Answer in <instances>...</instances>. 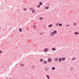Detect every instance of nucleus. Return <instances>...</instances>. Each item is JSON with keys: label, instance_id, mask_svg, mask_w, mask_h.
<instances>
[{"label": "nucleus", "instance_id": "obj_1", "mask_svg": "<svg viewBox=\"0 0 79 79\" xmlns=\"http://www.w3.org/2000/svg\"><path fill=\"white\" fill-rule=\"evenodd\" d=\"M50 35L52 37H53L55 35V34L53 33V32H51L50 33Z\"/></svg>", "mask_w": 79, "mask_h": 79}, {"label": "nucleus", "instance_id": "obj_2", "mask_svg": "<svg viewBox=\"0 0 79 79\" xmlns=\"http://www.w3.org/2000/svg\"><path fill=\"white\" fill-rule=\"evenodd\" d=\"M33 28L34 29H37V27L36 26V25H33Z\"/></svg>", "mask_w": 79, "mask_h": 79}, {"label": "nucleus", "instance_id": "obj_3", "mask_svg": "<svg viewBox=\"0 0 79 79\" xmlns=\"http://www.w3.org/2000/svg\"><path fill=\"white\" fill-rule=\"evenodd\" d=\"M48 62H51L52 61V58H49L48 59Z\"/></svg>", "mask_w": 79, "mask_h": 79}, {"label": "nucleus", "instance_id": "obj_4", "mask_svg": "<svg viewBox=\"0 0 79 79\" xmlns=\"http://www.w3.org/2000/svg\"><path fill=\"white\" fill-rule=\"evenodd\" d=\"M48 50V48H46L44 49V52H46Z\"/></svg>", "mask_w": 79, "mask_h": 79}, {"label": "nucleus", "instance_id": "obj_5", "mask_svg": "<svg viewBox=\"0 0 79 79\" xmlns=\"http://www.w3.org/2000/svg\"><path fill=\"white\" fill-rule=\"evenodd\" d=\"M74 34H75V35H78L79 34V33L77 31H76L74 33Z\"/></svg>", "mask_w": 79, "mask_h": 79}, {"label": "nucleus", "instance_id": "obj_6", "mask_svg": "<svg viewBox=\"0 0 79 79\" xmlns=\"http://www.w3.org/2000/svg\"><path fill=\"white\" fill-rule=\"evenodd\" d=\"M53 33L54 34H57V31L56 30H55L53 31Z\"/></svg>", "mask_w": 79, "mask_h": 79}, {"label": "nucleus", "instance_id": "obj_7", "mask_svg": "<svg viewBox=\"0 0 79 79\" xmlns=\"http://www.w3.org/2000/svg\"><path fill=\"white\" fill-rule=\"evenodd\" d=\"M61 60H62V59H61V58H60L59 59V62H61Z\"/></svg>", "mask_w": 79, "mask_h": 79}, {"label": "nucleus", "instance_id": "obj_8", "mask_svg": "<svg viewBox=\"0 0 79 79\" xmlns=\"http://www.w3.org/2000/svg\"><path fill=\"white\" fill-rule=\"evenodd\" d=\"M47 61L46 60H44L43 62L44 64H47Z\"/></svg>", "mask_w": 79, "mask_h": 79}, {"label": "nucleus", "instance_id": "obj_9", "mask_svg": "<svg viewBox=\"0 0 79 79\" xmlns=\"http://www.w3.org/2000/svg\"><path fill=\"white\" fill-rule=\"evenodd\" d=\"M35 10H32V13H35Z\"/></svg>", "mask_w": 79, "mask_h": 79}, {"label": "nucleus", "instance_id": "obj_10", "mask_svg": "<svg viewBox=\"0 0 79 79\" xmlns=\"http://www.w3.org/2000/svg\"><path fill=\"white\" fill-rule=\"evenodd\" d=\"M52 26H53V25L52 24H51L48 26V27H51Z\"/></svg>", "mask_w": 79, "mask_h": 79}, {"label": "nucleus", "instance_id": "obj_11", "mask_svg": "<svg viewBox=\"0 0 79 79\" xmlns=\"http://www.w3.org/2000/svg\"><path fill=\"white\" fill-rule=\"evenodd\" d=\"M44 19V17H41L39 19L40 20H42V19Z\"/></svg>", "mask_w": 79, "mask_h": 79}, {"label": "nucleus", "instance_id": "obj_12", "mask_svg": "<svg viewBox=\"0 0 79 79\" xmlns=\"http://www.w3.org/2000/svg\"><path fill=\"white\" fill-rule=\"evenodd\" d=\"M58 60V59L57 58H55V61H57Z\"/></svg>", "mask_w": 79, "mask_h": 79}, {"label": "nucleus", "instance_id": "obj_13", "mask_svg": "<svg viewBox=\"0 0 79 79\" xmlns=\"http://www.w3.org/2000/svg\"><path fill=\"white\" fill-rule=\"evenodd\" d=\"M22 31H23V29H22V28H20L19 29V32H22Z\"/></svg>", "mask_w": 79, "mask_h": 79}, {"label": "nucleus", "instance_id": "obj_14", "mask_svg": "<svg viewBox=\"0 0 79 79\" xmlns=\"http://www.w3.org/2000/svg\"><path fill=\"white\" fill-rule=\"evenodd\" d=\"M40 61H41V62H43L44 61V60H43L42 59H41L40 60Z\"/></svg>", "mask_w": 79, "mask_h": 79}, {"label": "nucleus", "instance_id": "obj_15", "mask_svg": "<svg viewBox=\"0 0 79 79\" xmlns=\"http://www.w3.org/2000/svg\"><path fill=\"white\" fill-rule=\"evenodd\" d=\"M52 50H53L54 51H55V50H56V48H52Z\"/></svg>", "mask_w": 79, "mask_h": 79}, {"label": "nucleus", "instance_id": "obj_16", "mask_svg": "<svg viewBox=\"0 0 79 79\" xmlns=\"http://www.w3.org/2000/svg\"><path fill=\"white\" fill-rule=\"evenodd\" d=\"M75 59H76V57H73L72 58V60L73 61L75 60Z\"/></svg>", "mask_w": 79, "mask_h": 79}, {"label": "nucleus", "instance_id": "obj_17", "mask_svg": "<svg viewBox=\"0 0 79 79\" xmlns=\"http://www.w3.org/2000/svg\"><path fill=\"white\" fill-rule=\"evenodd\" d=\"M39 4L40 5H42V2H40L39 3Z\"/></svg>", "mask_w": 79, "mask_h": 79}, {"label": "nucleus", "instance_id": "obj_18", "mask_svg": "<svg viewBox=\"0 0 79 79\" xmlns=\"http://www.w3.org/2000/svg\"><path fill=\"white\" fill-rule=\"evenodd\" d=\"M73 25L74 26H76V25H77V23H73Z\"/></svg>", "mask_w": 79, "mask_h": 79}, {"label": "nucleus", "instance_id": "obj_19", "mask_svg": "<svg viewBox=\"0 0 79 79\" xmlns=\"http://www.w3.org/2000/svg\"><path fill=\"white\" fill-rule=\"evenodd\" d=\"M20 65L21 66H24V64H20Z\"/></svg>", "mask_w": 79, "mask_h": 79}, {"label": "nucleus", "instance_id": "obj_20", "mask_svg": "<svg viewBox=\"0 0 79 79\" xmlns=\"http://www.w3.org/2000/svg\"><path fill=\"white\" fill-rule=\"evenodd\" d=\"M48 68H46L45 69V71H48Z\"/></svg>", "mask_w": 79, "mask_h": 79}, {"label": "nucleus", "instance_id": "obj_21", "mask_svg": "<svg viewBox=\"0 0 79 79\" xmlns=\"http://www.w3.org/2000/svg\"><path fill=\"white\" fill-rule=\"evenodd\" d=\"M62 60H63V61L65 60V57L62 58Z\"/></svg>", "mask_w": 79, "mask_h": 79}, {"label": "nucleus", "instance_id": "obj_22", "mask_svg": "<svg viewBox=\"0 0 79 79\" xmlns=\"http://www.w3.org/2000/svg\"><path fill=\"white\" fill-rule=\"evenodd\" d=\"M52 70H55V68L54 67H53L52 68Z\"/></svg>", "mask_w": 79, "mask_h": 79}, {"label": "nucleus", "instance_id": "obj_23", "mask_svg": "<svg viewBox=\"0 0 79 79\" xmlns=\"http://www.w3.org/2000/svg\"><path fill=\"white\" fill-rule=\"evenodd\" d=\"M47 77L48 79H50V77H49L48 75H47Z\"/></svg>", "mask_w": 79, "mask_h": 79}, {"label": "nucleus", "instance_id": "obj_24", "mask_svg": "<svg viewBox=\"0 0 79 79\" xmlns=\"http://www.w3.org/2000/svg\"><path fill=\"white\" fill-rule=\"evenodd\" d=\"M62 24H61V23H60L59 24V26H62Z\"/></svg>", "mask_w": 79, "mask_h": 79}, {"label": "nucleus", "instance_id": "obj_25", "mask_svg": "<svg viewBox=\"0 0 79 79\" xmlns=\"http://www.w3.org/2000/svg\"><path fill=\"white\" fill-rule=\"evenodd\" d=\"M37 6L38 8H40V5H38Z\"/></svg>", "mask_w": 79, "mask_h": 79}, {"label": "nucleus", "instance_id": "obj_26", "mask_svg": "<svg viewBox=\"0 0 79 79\" xmlns=\"http://www.w3.org/2000/svg\"><path fill=\"white\" fill-rule=\"evenodd\" d=\"M48 8H49V7L48 6V7H45V9H48Z\"/></svg>", "mask_w": 79, "mask_h": 79}, {"label": "nucleus", "instance_id": "obj_27", "mask_svg": "<svg viewBox=\"0 0 79 79\" xmlns=\"http://www.w3.org/2000/svg\"><path fill=\"white\" fill-rule=\"evenodd\" d=\"M59 24V23H56V26H58Z\"/></svg>", "mask_w": 79, "mask_h": 79}, {"label": "nucleus", "instance_id": "obj_28", "mask_svg": "<svg viewBox=\"0 0 79 79\" xmlns=\"http://www.w3.org/2000/svg\"><path fill=\"white\" fill-rule=\"evenodd\" d=\"M44 34V33H41L40 34V35H43Z\"/></svg>", "mask_w": 79, "mask_h": 79}, {"label": "nucleus", "instance_id": "obj_29", "mask_svg": "<svg viewBox=\"0 0 79 79\" xmlns=\"http://www.w3.org/2000/svg\"><path fill=\"white\" fill-rule=\"evenodd\" d=\"M23 10H24V11L26 10V8H23Z\"/></svg>", "mask_w": 79, "mask_h": 79}, {"label": "nucleus", "instance_id": "obj_30", "mask_svg": "<svg viewBox=\"0 0 79 79\" xmlns=\"http://www.w3.org/2000/svg\"><path fill=\"white\" fill-rule=\"evenodd\" d=\"M68 26H69V24L68 25L66 26V27H68Z\"/></svg>", "mask_w": 79, "mask_h": 79}, {"label": "nucleus", "instance_id": "obj_31", "mask_svg": "<svg viewBox=\"0 0 79 79\" xmlns=\"http://www.w3.org/2000/svg\"><path fill=\"white\" fill-rule=\"evenodd\" d=\"M0 53H2V52L0 51Z\"/></svg>", "mask_w": 79, "mask_h": 79}, {"label": "nucleus", "instance_id": "obj_32", "mask_svg": "<svg viewBox=\"0 0 79 79\" xmlns=\"http://www.w3.org/2000/svg\"><path fill=\"white\" fill-rule=\"evenodd\" d=\"M1 29V28H0V29Z\"/></svg>", "mask_w": 79, "mask_h": 79}]
</instances>
